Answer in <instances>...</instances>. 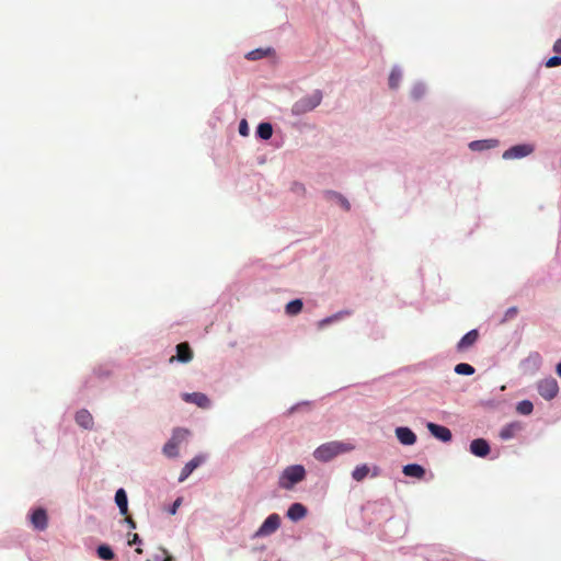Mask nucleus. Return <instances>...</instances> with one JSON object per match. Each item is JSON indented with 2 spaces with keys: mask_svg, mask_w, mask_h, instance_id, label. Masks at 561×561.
Wrapping results in <instances>:
<instances>
[{
  "mask_svg": "<svg viewBox=\"0 0 561 561\" xmlns=\"http://www.w3.org/2000/svg\"><path fill=\"white\" fill-rule=\"evenodd\" d=\"M323 94L320 90H314L311 94L305 95L296 101L291 107V113L296 116L311 112L322 102Z\"/></svg>",
  "mask_w": 561,
  "mask_h": 561,
  "instance_id": "obj_2",
  "label": "nucleus"
},
{
  "mask_svg": "<svg viewBox=\"0 0 561 561\" xmlns=\"http://www.w3.org/2000/svg\"><path fill=\"white\" fill-rule=\"evenodd\" d=\"M426 427L430 431V433L437 439H439L444 443L451 440L453 435H451V432L449 428H447L443 425L432 423V422H428Z\"/></svg>",
  "mask_w": 561,
  "mask_h": 561,
  "instance_id": "obj_9",
  "label": "nucleus"
},
{
  "mask_svg": "<svg viewBox=\"0 0 561 561\" xmlns=\"http://www.w3.org/2000/svg\"><path fill=\"white\" fill-rule=\"evenodd\" d=\"M178 505H179V500L174 503V507L172 510V513L174 514L175 513V510L178 508Z\"/></svg>",
  "mask_w": 561,
  "mask_h": 561,
  "instance_id": "obj_42",
  "label": "nucleus"
},
{
  "mask_svg": "<svg viewBox=\"0 0 561 561\" xmlns=\"http://www.w3.org/2000/svg\"><path fill=\"white\" fill-rule=\"evenodd\" d=\"M478 337H479V333H478L477 330L469 331L458 342L457 350L459 352L468 350L469 347H471L478 341Z\"/></svg>",
  "mask_w": 561,
  "mask_h": 561,
  "instance_id": "obj_15",
  "label": "nucleus"
},
{
  "mask_svg": "<svg viewBox=\"0 0 561 561\" xmlns=\"http://www.w3.org/2000/svg\"><path fill=\"white\" fill-rule=\"evenodd\" d=\"M516 426L513 424H510L501 430L500 437L502 439H510L514 436Z\"/></svg>",
  "mask_w": 561,
  "mask_h": 561,
  "instance_id": "obj_30",
  "label": "nucleus"
},
{
  "mask_svg": "<svg viewBox=\"0 0 561 561\" xmlns=\"http://www.w3.org/2000/svg\"><path fill=\"white\" fill-rule=\"evenodd\" d=\"M31 522L34 528L45 530L48 525L47 513L44 508L35 510L31 515Z\"/></svg>",
  "mask_w": 561,
  "mask_h": 561,
  "instance_id": "obj_11",
  "label": "nucleus"
},
{
  "mask_svg": "<svg viewBox=\"0 0 561 561\" xmlns=\"http://www.w3.org/2000/svg\"><path fill=\"white\" fill-rule=\"evenodd\" d=\"M98 557L102 560L110 561L114 559V552L112 548L107 545H101L96 549Z\"/></svg>",
  "mask_w": 561,
  "mask_h": 561,
  "instance_id": "obj_23",
  "label": "nucleus"
},
{
  "mask_svg": "<svg viewBox=\"0 0 561 561\" xmlns=\"http://www.w3.org/2000/svg\"><path fill=\"white\" fill-rule=\"evenodd\" d=\"M518 313V309L516 307H511L506 310L504 318L502 319V322H506L511 319H514Z\"/></svg>",
  "mask_w": 561,
  "mask_h": 561,
  "instance_id": "obj_32",
  "label": "nucleus"
},
{
  "mask_svg": "<svg viewBox=\"0 0 561 561\" xmlns=\"http://www.w3.org/2000/svg\"><path fill=\"white\" fill-rule=\"evenodd\" d=\"M553 51L557 54H561V38H559L554 42Z\"/></svg>",
  "mask_w": 561,
  "mask_h": 561,
  "instance_id": "obj_36",
  "label": "nucleus"
},
{
  "mask_svg": "<svg viewBox=\"0 0 561 561\" xmlns=\"http://www.w3.org/2000/svg\"><path fill=\"white\" fill-rule=\"evenodd\" d=\"M474 371L476 370H474L473 366H471L470 364H467V363H460L455 366V373L458 375L470 376V375H473Z\"/></svg>",
  "mask_w": 561,
  "mask_h": 561,
  "instance_id": "obj_25",
  "label": "nucleus"
},
{
  "mask_svg": "<svg viewBox=\"0 0 561 561\" xmlns=\"http://www.w3.org/2000/svg\"><path fill=\"white\" fill-rule=\"evenodd\" d=\"M400 80H401V72L397 69H393L389 76L390 89H397L399 87Z\"/></svg>",
  "mask_w": 561,
  "mask_h": 561,
  "instance_id": "obj_29",
  "label": "nucleus"
},
{
  "mask_svg": "<svg viewBox=\"0 0 561 561\" xmlns=\"http://www.w3.org/2000/svg\"><path fill=\"white\" fill-rule=\"evenodd\" d=\"M183 399L186 402L194 403L199 408L207 409L210 407V400L202 392L185 393Z\"/></svg>",
  "mask_w": 561,
  "mask_h": 561,
  "instance_id": "obj_13",
  "label": "nucleus"
},
{
  "mask_svg": "<svg viewBox=\"0 0 561 561\" xmlns=\"http://www.w3.org/2000/svg\"><path fill=\"white\" fill-rule=\"evenodd\" d=\"M126 522L130 528H136V523L131 517H126Z\"/></svg>",
  "mask_w": 561,
  "mask_h": 561,
  "instance_id": "obj_38",
  "label": "nucleus"
},
{
  "mask_svg": "<svg viewBox=\"0 0 561 561\" xmlns=\"http://www.w3.org/2000/svg\"><path fill=\"white\" fill-rule=\"evenodd\" d=\"M305 477L306 470L302 466H289L283 471L278 484L282 489L290 490L296 483L302 481Z\"/></svg>",
  "mask_w": 561,
  "mask_h": 561,
  "instance_id": "obj_3",
  "label": "nucleus"
},
{
  "mask_svg": "<svg viewBox=\"0 0 561 561\" xmlns=\"http://www.w3.org/2000/svg\"><path fill=\"white\" fill-rule=\"evenodd\" d=\"M256 134L260 138L267 140L273 135V127L270 123H261L257 126Z\"/></svg>",
  "mask_w": 561,
  "mask_h": 561,
  "instance_id": "obj_21",
  "label": "nucleus"
},
{
  "mask_svg": "<svg viewBox=\"0 0 561 561\" xmlns=\"http://www.w3.org/2000/svg\"><path fill=\"white\" fill-rule=\"evenodd\" d=\"M280 526V517L278 514H271L260 526L255 533V537H265L274 534Z\"/></svg>",
  "mask_w": 561,
  "mask_h": 561,
  "instance_id": "obj_6",
  "label": "nucleus"
},
{
  "mask_svg": "<svg viewBox=\"0 0 561 561\" xmlns=\"http://www.w3.org/2000/svg\"><path fill=\"white\" fill-rule=\"evenodd\" d=\"M205 461L204 456H195L192 460H190L182 469L181 474L179 477V481L183 482L185 481L190 474L199 467Z\"/></svg>",
  "mask_w": 561,
  "mask_h": 561,
  "instance_id": "obj_12",
  "label": "nucleus"
},
{
  "mask_svg": "<svg viewBox=\"0 0 561 561\" xmlns=\"http://www.w3.org/2000/svg\"><path fill=\"white\" fill-rule=\"evenodd\" d=\"M190 432L185 428H175L172 433V437L163 446V454L173 458L179 455V446L187 439Z\"/></svg>",
  "mask_w": 561,
  "mask_h": 561,
  "instance_id": "obj_4",
  "label": "nucleus"
},
{
  "mask_svg": "<svg viewBox=\"0 0 561 561\" xmlns=\"http://www.w3.org/2000/svg\"><path fill=\"white\" fill-rule=\"evenodd\" d=\"M115 502L119 508L122 515H127L128 513V500L127 494L124 489H119L115 494Z\"/></svg>",
  "mask_w": 561,
  "mask_h": 561,
  "instance_id": "obj_19",
  "label": "nucleus"
},
{
  "mask_svg": "<svg viewBox=\"0 0 561 561\" xmlns=\"http://www.w3.org/2000/svg\"><path fill=\"white\" fill-rule=\"evenodd\" d=\"M517 412H519L520 414H524V415H528L533 412L534 410V405L530 401L528 400H523L520 401L518 404H517V408H516Z\"/></svg>",
  "mask_w": 561,
  "mask_h": 561,
  "instance_id": "obj_28",
  "label": "nucleus"
},
{
  "mask_svg": "<svg viewBox=\"0 0 561 561\" xmlns=\"http://www.w3.org/2000/svg\"><path fill=\"white\" fill-rule=\"evenodd\" d=\"M539 394L546 400H552L559 392V386L554 378H546L537 383Z\"/></svg>",
  "mask_w": 561,
  "mask_h": 561,
  "instance_id": "obj_5",
  "label": "nucleus"
},
{
  "mask_svg": "<svg viewBox=\"0 0 561 561\" xmlns=\"http://www.w3.org/2000/svg\"><path fill=\"white\" fill-rule=\"evenodd\" d=\"M534 151V147L531 145H516L504 151L503 158L508 159H519L530 154Z\"/></svg>",
  "mask_w": 561,
  "mask_h": 561,
  "instance_id": "obj_7",
  "label": "nucleus"
},
{
  "mask_svg": "<svg viewBox=\"0 0 561 561\" xmlns=\"http://www.w3.org/2000/svg\"><path fill=\"white\" fill-rule=\"evenodd\" d=\"M402 472L407 477H413L417 479H422L425 476V469L417 463H410L404 466Z\"/></svg>",
  "mask_w": 561,
  "mask_h": 561,
  "instance_id": "obj_18",
  "label": "nucleus"
},
{
  "mask_svg": "<svg viewBox=\"0 0 561 561\" xmlns=\"http://www.w3.org/2000/svg\"><path fill=\"white\" fill-rule=\"evenodd\" d=\"M307 515V508L300 503H294L287 511V517L294 522L302 519Z\"/></svg>",
  "mask_w": 561,
  "mask_h": 561,
  "instance_id": "obj_17",
  "label": "nucleus"
},
{
  "mask_svg": "<svg viewBox=\"0 0 561 561\" xmlns=\"http://www.w3.org/2000/svg\"><path fill=\"white\" fill-rule=\"evenodd\" d=\"M557 374L561 377V362L557 366Z\"/></svg>",
  "mask_w": 561,
  "mask_h": 561,
  "instance_id": "obj_41",
  "label": "nucleus"
},
{
  "mask_svg": "<svg viewBox=\"0 0 561 561\" xmlns=\"http://www.w3.org/2000/svg\"><path fill=\"white\" fill-rule=\"evenodd\" d=\"M140 542H141V540H140L138 534H134L131 540H129L128 543L131 546V545H136V543H140Z\"/></svg>",
  "mask_w": 561,
  "mask_h": 561,
  "instance_id": "obj_37",
  "label": "nucleus"
},
{
  "mask_svg": "<svg viewBox=\"0 0 561 561\" xmlns=\"http://www.w3.org/2000/svg\"><path fill=\"white\" fill-rule=\"evenodd\" d=\"M265 54L261 49L252 50L248 54V59L255 60L262 58Z\"/></svg>",
  "mask_w": 561,
  "mask_h": 561,
  "instance_id": "obj_35",
  "label": "nucleus"
},
{
  "mask_svg": "<svg viewBox=\"0 0 561 561\" xmlns=\"http://www.w3.org/2000/svg\"><path fill=\"white\" fill-rule=\"evenodd\" d=\"M470 451L477 457L484 458L490 454V445L483 438H476L470 443Z\"/></svg>",
  "mask_w": 561,
  "mask_h": 561,
  "instance_id": "obj_10",
  "label": "nucleus"
},
{
  "mask_svg": "<svg viewBox=\"0 0 561 561\" xmlns=\"http://www.w3.org/2000/svg\"><path fill=\"white\" fill-rule=\"evenodd\" d=\"M369 471L370 469L367 465H360L353 470L352 477L355 481L360 482L368 476Z\"/></svg>",
  "mask_w": 561,
  "mask_h": 561,
  "instance_id": "obj_22",
  "label": "nucleus"
},
{
  "mask_svg": "<svg viewBox=\"0 0 561 561\" xmlns=\"http://www.w3.org/2000/svg\"><path fill=\"white\" fill-rule=\"evenodd\" d=\"M76 422L84 430H92L94 424L92 414L85 409H82L76 413Z\"/></svg>",
  "mask_w": 561,
  "mask_h": 561,
  "instance_id": "obj_14",
  "label": "nucleus"
},
{
  "mask_svg": "<svg viewBox=\"0 0 561 561\" xmlns=\"http://www.w3.org/2000/svg\"><path fill=\"white\" fill-rule=\"evenodd\" d=\"M425 93V88L422 85V84H417L415 85L412 90H411V96L414 99V100H419L421 99Z\"/></svg>",
  "mask_w": 561,
  "mask_h": 561,
  "instance_id": "obj_31",
  "label": "nucleus"
},
{
  "mask_svg": "<svg viewBox=\"0 0 561 561\" xmlns=\"http://www.w3.org/2000/svg\"><path fill=\"white\" fill-rule=\"evenodd\" d=\"M325 195L328 198H335L344 209H346V210L350 209V203L341 194L332 192V191H328L325 193Z\"/></svg>",
  "mask_w": 561,
  "mask_h": 561,
  "instance_id": "obj_26",
  "label": "nucleus"
},
{
  "mask_svg": "<svg viewBox=\"0 0 561 561\" xmlns=\"http://www.w3.org/2000/svg\"><path fill=\"white\" fill-rule=\"evenodd\" d=\"M497 145V140L494 139H488V140H476L471 141L469 147L472 150H484V149H491L494 148Z\"/></svg>",
  "mask_w": 561,
  "mask_h": 561,
  "instance_id": "obj_20",
  "label": "nucleus"
},
{
  "mask_svg": "<svg viewBox=\"0 0 561 561\" xmlns=\"http://www.w3.org/2000/svg\"><path fill=\"white\" fill-rule=\"evenodd\" d=\"M379 474V468L375 467L373 470V477H377Z\"/></svg>",
  "mask_w": 561,
  "mask_h": 561,
  "instance_id": "obj_40",
  "label": "nucleus"
},
{
  "mask_svg": "<svg viewBox=\"0 0 561 561\" xmlns=\"http://www.w3.org/2000/svg\"><path fill=\"white\" fill-rule=\"evenodd\" d=\"M354 449V446L350 443L344 442H329L320 445L314 451L313 457L322 462L330 461L334 457L351 451Z\"/></svg>",
  "mask_w": 561,
  "mask_h": 561,
  "instance_id": "obj_1",
  "label": "nucleus"
},
{
  "mask_svg": "<svg viewBox=\"0 0 561 561\" xmlns=\"http://www.w3.org/2000/svg\"><path fill=\"white\" fill-rule=\"evenodd\" d=\"M302 301L300 299H295L289 301L286 305V313L289 316H296L302 310Z\"/></svg>",
  "mask_w": 561,
  "mask_h": 561,
  "instance_id": "obj_24",
  "label": "nucleus"
},
{
  "mask_svg": "<svg viewBox=\"0 0 561 561\" xmlns=\"http://www.w3.org/2000/svg\"><path fill=\"white\" fill-rule=\"evenodd\" d=\"M344 314H350L348 311H345V312H339L336 314H333L331 317H328L325 319H322L321 321L318 322V328L319 329H323L325 325L332 323L333 321H336L339 319H341Z\"/></svg>",
  "mask_w": 561,
  "mask_h": 561,
  "instance_id": "obj_27",
  "label": "nucleus"
},
{
  "mask_svg": "<svg viewBox=\"0 0 561 561\" xmlns=\"http://www.w3.org/2000/svg\"><path fill=\"white\" fill-rule=\"evenodd\" d=\"M193 359V351L187 342H183L176 345V355L170 358V363L174 360L181 363H188Z\"/></svg>",
  "mask_w": 561,
  "mask_h": 561,
  "instance_id": "obj_8",
  "label": "nucleus"
},
{
  "mask_svg": "<svg viewBox=\"0 0 561 561\" xmlns=\"http://www.w3.org/2000/svg\"><path fill=\"white\" fill-rule=\"evenodd\" d=\"M239 134L243 137L249 135V125L245 119H242L239 124Z\"/></svg>",
  "mask_w": 561,
  "mask_h": 561,
  "instance_id": "obj_34",
  "label": "nucleus"
},
{
  "mask_svg": "<svg viewBox=\"0 0 561 561\" xmlns=\"http://www.w3.org/2000/svg\"><path fill=\"white\" fill-rule=\"evenodd\" d=\"M558 66H561V57L560 56H553L546 61L547 68H553V67H558Z\"/></svg>",
  "mask_w": 561,
  "mask_h": 561,
  "instance_id": "obj_33",
  "label": "nucleus"
},
{
  "mask_svg": "<svg viewBox=\"0 0 561 561\" xmlns=\"http://www.w3.org/2000/svg\"><path fill=\"white\" fill-rule=\"evenodd\" d=\"M396 435L403 445H413L416 442V435L409 427H398Z\"/></svg>",
  "mask_w": 561,
  "mask_h": 561,
  "instance_id": "obj_16",
  "label": "nucleus"
},
{
  "mask_svg": "<svg viewBox=\"0 0 561 561\" xmlns=\"http://www.w3.org/2000/svg\"><path fill=\"white\" fill-rule=\"evenodd\" d=\"M163 553L165 554L163 561H174L173 557L168 554L167 550L163 549Z\"/></svg>",
  "mask_w": 561,
  "mask_h": 561,
  "instance_id": "obj_39",
  "label": "nucleus"
},
{
  "mask_svg": "<svg viewBox=\"0 0 561 561\" xmlns=\"http://www.w3.org/2000/svg\"><path fill=\"white\" fill-rule=\"evenodd\" d=\"M138 554H141L142 553V549L141 548H136L135 550Z\"/></svg>",
  "mask_w": 561,
  "mask_h": 561,
  "instance_id": "obj_43",
  "label": "nucleus"
}]
</instances>
